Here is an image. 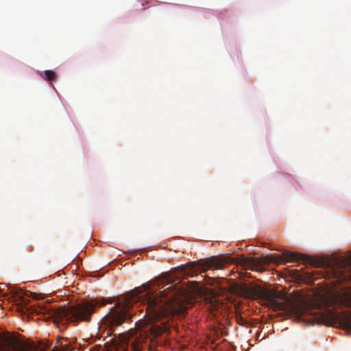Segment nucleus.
Here are the masks:
<instances>
[{"mask_svg": "<svg viewBox=\"0 0 351 351\" xmlns=\"http://www.w3.org/2000/svg\"><path fill=\"white\" fill-rule=\"evenodd\" d=\"M158 293L147 291L145 297V317H147L149 324L145 320H138L135 328L128 332L119 333L121 343L117 351H142L162 344V340L158 338L170 330L169 319L175 315L184 313L186 306L182 300V290L180 287L171 283Z\"/></svg>", "mask_w": 351, "mask_h": 351, "instance_id": "nucleus-1", "label": "nucleus"}, {"mask_svg": "<svg viewBox=\"0 0 351 351\" xmlns=\"http://www.w3.org/2000/svg\"><path fill=\"white\" fill-rule=\"evenodd\" d=\"M335 302L342 307L351 308V289L339 294ZM295 316L299 319H307L312 324H322L332 326L339 324L342 327L351 329V312H337L335 308H330L329 302L325 298L311 303L301 302L295 304Z\"/></svg>", "mask_w": 351, "mask_h": 351, "instance_id": "nucleus-2", "label": "nucleus"}, {"mask_svg": "<svg viewBox=\"0 0 351 351\" xmlns=\"http://www.w3.org/2000/svg\"><path fill=\"white\" fill-rule=\"evenodd\" d=\"M239 294L247 299H261L267 302V305L274 311H287L289 308L287 300L277 292L269 290L259 285L247 286L241 285L238 288Z\"/></svg>", "mask_w": 351, "mask_h": 351, "instance_id": "nucleus-3", "label": "nucleus"}, {"mask_svg": "<svg viewBox=\"0 0 351 351\" xmlns=\"http://www.w3.org/2000/svg\"><path fill=\"white\" fill-rule=\"evenodd\" d=\"M98 304L99 302L95 300L84 302L77 305L61 308L54 312L53 314L56 315L57 322H75L84 321L89 322L90 316L95 312V308Z\"/></svg>", "mask_w": 351, "mask_h": 351, "instance_id": "nucleus-4", "label": "nucleus"}, {"mask_svg": "<svg viewBox=\"0 0 351 351\" xmlns=\"http://www.w3.org/2000/svg\"><path fill=\"white\" fill-rule=\"evenodd\" d=\"M232 262V259L226 255L213 256L199 261L182 265L180 269L183 273V276L186 277H193L194 274L197 271L204 273L212 267L215 269H221L226 264Z\"/></svg>", "mask_w": 351, "mask_h": 351, "instance_id": "nucleus-5", "label": "nucleus"}, {"mask_svg": "<svg viewBox=\"0 0 351 351\" xmlns=\"http://www.w3.org/2000/svg\"><path fill=\"white\" fill-rule=\"evenodd\" d=\"M130 302H117L110 312L103 317L101 324L107 330V337L112 335V332L128 319L131 318L132 312L130 306Z\"/></svg>", "mask_w": 351, "mask_h": 351, "instance_id": "nucleus-6", "label": "nucleus"}, {"mask_svg": "<svg viewBox=\"0 0 351 351\" xmlns=\"http://www.w3.org/2000/svg\"><path fill=\"white\" fill-rule=\"evenodd\" d=\"M323 266L331 268L333 276L338 282H343L351 280V259L341 261L339 259L332 260V263H322Z\"/></svg>", "mask_w": 351, "mask_h": 351, "instance_id": "nucleus-7", "label": "nucleus"}, {"mask_svg": "<svg viewBox=\"0 0 351 351\" xmlns=\"http://www.w3.org/2000/svg\"><path fill=\"white\" fill-rule=\"evenodd\" d=\"M275 258L278 261L293 262L302 261L304 263H310L311 265L318 266L319 263L317 259L312 258L311 257L297 252L290 251H285L280 254H277Z\"/></svg>", "mask_w": 351, "mask_h": 351, "instance_id": "nucleus-8", "label": "nucleus"}, {"mask_svg": "<svg viewBox=\"0 0 351 351\" xmlns=\"http://www.w3.org/2000/svg\"><path fill=\"white\" fill-rule=\"evenodd\" d=\"M271 261H272L271 258L267 257V256H262L259 258L258 261H255V260L251 261L249 258L245 257L241 260V263L243 266L248 268V267H255L256 263L268 265Z\"/></svg>", "mask_w": 351, "mask_h": 351, "instance_id": "nucleus-9", "label": "nucleus"}, {"mask_svg": "<svg viewBox=\"0 0 351 351\" xmlns=\"http://www.w3.org/2000/svg\"><path fill=\"white\" fill-rule=\"evenodd\" d=\"M0 339L5 343L6 346L10 348L15 347L18 343V340L16 337L10 336L8 334H6L3 337L0 336Z\"/></svg>", "mask_w": 351, "mask_h": 351, "instance_id": "nucleus-10", "label": "nucleus"}, {"mask_svg": "<svg viewBox=\"0 0 351 351\" xmlns=\"http://www.w3.org/2000/svg\"><path fill=\"white\" fill-rule=\"evenodd\" d=\"M47 80L49 82L53 81L56 78V73L53 71L46 70L44 71Z\"/></svg>", "mask_w": 351, "mask_h": 351, "instance_id": "nucleus-11", "label": "nucleus"}, {"mask_svg": "<svg viewBox=\"0 0 351 351\" xmlns=\"http://www.w3.org/2000/svg\"><path fill=\"white\" fill-rule=\"evenodd\" d=\"M133 293H134V296H138V295L141 293L140 289L139 288H135L133 290Z\"/></svg>", "mask_w": 351, "mask_h": 351, "instance_id": "nucleus-12", "label": "nucleus"}, {"mask_svg": "<svg viewBox=\"0 0 351 351\" xmlns=\"http://www.w3.org/2000/svg\"><path fill=\"white\" fill-rule=\"evenodd\" d=\"M143 287L145 291H148L149 289V283H145L143 285Z\"/></svg>", "mask_w": 351, "mask_h": 351, "instance_id": "nucleus-13", "label": "nucleus"}, {"mask_svg": "<svg viewBox=\"0 0 351 351\" xmlns=\"http://www.w3.org/2000/svg\"><path fill=\"white\" fill-rule=\"evenodd\" d=\"M45 311H46V308L43 309V308H40V310L38 312V313H45Z\"/></svg>", "mask_w": 351, "mask_h": 351, "instance_id": "nucleus-14", "label": "nucleus"}, {"mask_svg": "<svg viewBox=\"0 0 351 351\" xmlns=\"http://www.w3.org/2000/svg\"><path fill=\"white\" fill-rule=\"evenodd\" d=\"M19 298L23 301V299L22 298L21 295H19Z\"/></svg>", "mask_w": 351, "mask_h": 351, "instance_id": "nucleus-15", "label": "nucleus"}, {"mask_svg": "<svg viewBox=\"0 0 351 351\" xmlns=\"http://www.w3.org/2000/svg\"><path fill=\"white\" fill-rule=\"evenodd\" d=\"M60 351H65V350H60Z\"/></svg>", "mask_w": 351, "mask_h": 351, "instance_id": "nucleus-16", "label": "nucleus"}]
</instances>
